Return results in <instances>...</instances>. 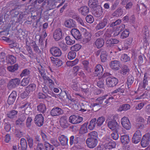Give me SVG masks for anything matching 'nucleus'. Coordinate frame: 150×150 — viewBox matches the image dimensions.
I'll return each mask as SVG.
<instances>
[{
	"mask_svg": "<svg viewBox=\"0 0 150 150\" xmlns=\"http://www.w3.org/2000/svg\"><path fill=\"white\" fill-rule=\"evenodd\" d=\"M39 70V72L41 76L43 78V79L44 80L45 82L47 81L48 83L50 84V88L52 89L54 88V86H55L54 83V80L55 82L57 84V80L56 79H53V80L50 79L48 77L45 73L44 70L43 69Z\"/></svg>",
	"mask_w": 150,
	"mask_h": 150,
	"instance_id": "f257e3e1",
	"label": "nucleus"
},
{
	"mask_svg": "<svg viewBox=\"0 0 150 150\" xmlns=\"http://www.w3.org/2000/svg\"><path fill=\"white\" fill-rule=\"evenodd\" d=\"M112 120L109 121L108 123V128L112 131L118 132L120 127L119 126L117 122L115 120V117L114 115H112Z\"/></svg>",
	"mask_w": 150,
	"mask_h": 150,
	"instance_id": "f03ea898",
	"label": "nucleus"
},
{
	"mask_svg": "<svg viewBox=\"0 0 150 150\" xmlns=\"http://www.w3.org/2000/svg\"><path fill=\"white\" fill-rule=\"evenodd\" d=\"M106 85L108 87H113L115 86L118 83V80L115 77H109L106 79Z\"/></svg>",
	"mask_w": 150,
	"mask_h": 150,
	"instance_id": "7ed1b4c3",
	"label": "nucleus"
},
{
	"mask_svg": "<svg viewBox=\"0 0 150 150\" xmlns=\"http://www.w3.org/2000/svg\"><path fill=\"white\" fill-rule=\"evenodd\" d=\"M98 143V140L96 138L92 137L88 138L86 140V143L87 146L89 148L93 149L95 147Z\"/></svg>",
	"mask_w": 150,
	"mask_h": 150,
	"instance_id": "20e7f679",
	"label": "nucleus"
},
{
	"mask_svg": "<svg viewBox=\"0 0 150 150\" xmlns=\"http://www.w3.org/2000/svg\"><path fill=\"white\" fill-rule=\"evenodd\" d=\"M69 120L71 124H76L81 122L83 120V118L79 116L73 115L70 116Z\"/></svg>",
	"mask_w": 150,
	"mask_h": 150,
	"instance_id": "39448f33",
	"label": "nucleus"
},
{
	"mask_svg": "<svg viewBox=\"0 0 150 150\" xmlns=\"http://www.w3.org/2000/svg\"><path fill=\"white\" fill-rule=\"evenodd\" d=\"M142 139V134L139 130L136 131L134 134L132 138V142L133 143L137 144L140 142Z\"/></svg>",
	"mask_w": 150,
	"mask_h": 150,
	"instance_id": "423d86ee",
	"label": "nucleus"
},
{
	"mask_svg": "<svg viewBox=\"0 0 150 150\" xmlns=\"http://www.w3.org/2000/svg\"><path fill=\"white\" fill-rule=\"evenodd\" d=\"M21 80L19 78H16L11 79L8 84V86L9 88H15L19 85L20 83Z\"/></svg>",
	"mask_w": 150,
	"mask_h": 150,
	"instance_id": "0eeeda50",
	"label": "nucleus"
},
{
	"mask_svg": "<svg viewBox=\"0 0 150 150\" xmlns=\"http://www.w3.org/2000/svg\"><path fill=\"white\" fill-rule=\"evenodd\" d=\"M136 9L138 13H141L144 15H145L146 14L147 8L143 4H141L139 5L137 4L136 5Z\"/></svg>",
	"mask_w": 150,
	"mask_h": 150,
	"instance_id": "6e6552de",
	"label": "nucleus"
},
{
	"mask_svg": "<svg viewBox=\"0 0 150 150\" xmlns=\"http://www.w3.org/2000/svg\"><path fill=\"white\" fill-rule=\"evenodd\" d=\"M44 118L41 114L36 115L34 119L35 123L38 127L42 126L43 124Z\"/></svg>",
	"mask_w": 150,
	"mask_h": 150,
	"instance_id": "1a4fd4ad",
	"label": "nucleus"
},
{
	"mask_svg": "<svg viewBox=\"0 0 150 150\" xmlns=\"http://www.w3.org/2000/svg\"><path fill=\"white\" fill-rule=\"evenodd\" d=\"M121 122L123 127L126 129L129 130L131 128V124L129 119L127 117H123L121 119Z\"/></svg>",
	"mask_w": 150,
	"mask_h": 150,
	"instance_id": "9d476101",
	"label": "nucleus"
},
{
	"mask_svg": "<svg viewBox=\"0 0 150 150\" xmlns=\"http://www.w3.org/2000/svg\"><path fill=\"white\" fill-rule=\"evenodd\" d=\"M50 53L54 57H59L62 54L61 50L57 47H52L50 50Z\"/></svg>",
	"mask_w": 150,
	"mask_h": 150,
	"instance_id": "9b49d317",
	"label": "nucleus"
},
{
	"mask_svg": "<svg viewBox=\"0 0 150 150\" xmlns=\"http://www.w3.org/2000/svg\"><path fill=\"white\" fill-rule=\"evenodd\" d=\"M63 113V110L58 107L54 108L52 109L50 112L51 115L53 117L58 116Z\"/></svg>",
	"mask_w": 150,
	"mask_h": 150,
	"instance_id": "f8f14e48",
	"label": "nucleus"
},
{
	"mask_svg": "<svg viewBox=\"0 0 150 150\" xmlns=\"http://www.w3.org/2000/svg\"><path fill=\"white\" fill-rule=\"evenodd\" d=\"M110 66L112 69L117 71L121 68V64L119 61L115 60L111 61Z\"/></svg>",
	"mask_w": 150,
	"mask_h": 150,
	"instance_id": "ddd939ff",
	"label": "nucleus"
},
{
	"mask_svg": "<svg viewBox=\"0 0 150 150\" xmlns=\"http://www.w3.org/2000/svg\"><path fill=\"white\" fill-rule=\"evenodd\" d=\"M64 24L66 27L69 28H75L76 26L75 21L71 19H69L66 20L64 22Z\"/></svg>",
	"mask_w": 150,
	"mask_h": 150,
	"instance_id": "4468645a",
	"label": "nucleus"
},
{
	"mask_svg": "<svg viewBox=\"0 0 150 150\" xmlns=\"http://www.w3.org/2000/svg\"><path fill=\"white\" fill-rule=\"evenodd\" d=\"M16 96V92L15 91H12L9 96L7 100L8 103L9 105L13 104L15 101Z\"/></svg>",
	"mask_w": 150,
	"mask_h": 150,
	"instance_id": "2eb2a0df",
	"label": "nucleus"
},
{
	"mask_svg": "<svg viewBox=\"0 0 150 150\" xmlns=\"http://www.w3.org/2000/svg\"><path fill=\"white\" fill-rule=\"evenodd\" d=\"M108 20L106 18H104L103 20L100 21L97 25L96 29L97 30L102 29L104 28L108 23Z\"/></svg>",
	"mask_w": 150,
	"mask_h": 150,
	"instance_id": "dca6fc26",
	"label": "nucleus"
},
{
	"mask_svg": "<svg viewBox=\"0 0 150 150\" xmlns=\"http://www.w3.org/2000/svg\"><path fill=\"white\" fill-rule=\"evenodd\" d=\"M60 125L63 128H66L68 127L69 125L68 123L67 118L65 117H62L59 120Z\"/></svg>",
	"mask_w": 150,
	"mask_h": 150,
	"instance_id": "f3484780",
	"label": "nucleus"
},
{
	"mask_svg": "<svg viewBox=\"0 0 150 150\" xmlns=\"http://www.w3.org/2000/svg\"><path fill=\"white\" fill-rule=\"evenodd\" d=\"M120 139L121 142L124 145L128 144L130 142V137L128 134L121 135Z\"/></svg>",
	"mask_w": 150,
	"mask_h": 150,
	"instance_id": "a211bd4d",
	"label": "nucleus"
},
{
	"mask_svg": "<svg viewBox=\"0 0 150 150\" xmlns=\"http://www.w3.org/2000/svg\"><path fill=\"white\" fill-rule=\"evenodd\" d=\"M102 7L100 5H98L96 8L93 11V15L96 17H99L102 13Z\"/></svg>",
	"mask_w": 150,
	"mask_h": 150,
	"instance_id": "6ab92c4d",
	"label": "nucleus"
},
{
	"mask_svg": "<svg viewBox=\"0 0 150 150\" xmlns=\"http://www.w3.org/2000/svg\"><path fill=\"white\" fill-rule=\"evenodd\" d=\"M119 41L115 38H108L106 41L107 46L111 47L118 43Z\"/></svg>",
	"mask_w": 150,
	"mask_h": 150,
	"instance_id": "aec40b11",
	"label": "nucleus"
},
{
	"mask_svg": "<svg viewBox=\"0 0 150 150\" xmlns=\"http://www.w3.org/2000/svg\"><path fill=\"white\" fill-rule=\"evenodd\" d=\"M80 106L81 107V109L79 110L80 111L84 112L86 111H89L90 107L88 103H81Z\"/></svg>",
	"mask_w": 150,
	"mask_h": 150,
	"instance_id": "412c9836",
	"label": "nucleus"
},
{
	"mask_svg": "<svg viewBox=\"0 0 150 150\" xmlns=\"http://www.w3.org/2000/svg\"><path fill=\"white\" fill-rule=\"evenodd\" d=\"M103 69L102 66L100 64L97 65L96 67L95 74H96L98 77L101 76L102 75Z\"/></svg>",
	"mask_w": 150,
	"mask_h": 150,
	"instance_id": "4be33fe9",
	"label": "nucleus"
},
{
	"mask_svg": "<svg viewBox=\"0 0 150 150\" xmlns=\"http://www.w3.org/2000/svg\"><path fill=\"white\" fill-rule=\"evenodd\" d=\"M37 110L39 112L44 113L47 110L45 104L42 103H40L37 106Z\"/></svg>",
	"mask_w": 150,
	"mask_h": 150,
	"instance_id": "5701e85b",
	"label": "nucleus"
},
{
	"mask_svg": "<svg viewBox=\"0 0 150 150\" xmlns=\"http://www.w3.org/2000/svg\"><path fill=\"white\" fill-rule=\"evenodd\" d=\"M129 69L128 66L124 65L121 68V69L119 71V73L123 75L127 74L129 72Z\"/></svg>",
	"mask_w": 150,
	"mask_h": 150,
	"instance_id": "b1692460",
	"label": "nucleus"
},
{
	"mask_svg": "<svg viewBox=\"0 0 150 150\" xmlns=\"http://www.w3.org/2000/svg\"><path fill=\"white\" fill-rule=\"evenodd\" d=\"M59 139L61 144L62 146H65L67 145L69 139L67 137L63 135H61L59 137Z\"/></svg>",
	"mask_w": 150,
	"mask_h": 150,
	"instance_id": "393cba45",
	"label": "nucleus"
},
{
	"mask_svg": "<svg viewBox=\"0 0 150 150\" xmlns=\"http://www.w3.org/2000/svg\"><path fill=\"white\" fill-rule=\"evenodd\" d=\"M78 11L82 15L86 16L89 12V8L87 6H82L78 9Z\"/></svg>",
	"mask_w": 150,
	"mask_h": 150,
	"instance_id": "a878e982",
	"label": "nucleus"
},
{
	"mask_svg": "<svg viewBox=\"0 0 150 150\" xmlns=\"http://www.w3.org/2000/svg\"><path fill=\"white\" fill-rule=\"evenodd\" d=\"M18 112L16 110H11L7 112L6 115L7 117L11 119H13L17 117Z\"/></svg>",
	"mask_w": 150,
	"mask_h": 150,
	"instance_id": "bb28decb",
	"label": "nucleus"
},
{
	"mask_svg": "<svg viewBox=\"0 0 150 150\" xmlns=\"http://www.w3.org/2000/svg\"><path fill=\"white\" fill-rule=\"evenodd\" d=\"M104 42L102 38H98L94 43L96 47L98 48L102 47L104 44Z\"/></svg>",
	"mask_w": 150,
	"mask_h": 150,
	"instance_id": "cd10ccee",
	"label": "nucleus"
},
{
	"mask_svg": "<svg viewBox=\"0 0 150 150\" xmlns=\"http://www.w3.org/2000/svg\"><path fill=\"white\" fill-rule=\"evenodd\" d=\"M88 124V122H86L81 126L79 131L80 134H83L88 132L87 126Z\"/></svg>",
	"mask_w": 150,
	"mask_h": 150,
	"instance_id": "c85d7f7f",
	"label": "nucleus"
},
{
	"mask_svg": "<svg viewBox=\"0 0 150 150\" xmlns=\"http://www.w3.org/2000/svg\"><path fill=\"white\" fill-rule=\"evenodd\" d=\"M6 60L7 63L13 64L16 62V58L13 56L9 55L6 57Z\"/></svg>",
	"mask_w": 150,
	"mask_h": 150,
	"instance_id": "c756f323",
	"label": "nucleus"
},
{
	"mask_svg": "<svg viewBox=\"0 0 150 150\" xmlns=\"http://www.w3.org/2000/svg\"><path fill=\"white\" fill-rule=\"evenodd\" d=\"M71 33L74 38H79L81 35L79 30L76 28L72 29Z\"/></svg>",
	"mask_w": 150,
	"mask_h": 150,
	"instance_id": "7c9ffc66",
	"label": "nucleus"
},
{
	"mask_svg": "<svg viewBox=\"0 0 150 150\" xmlns=\"http://www.w3.org/2000/svg\"><path fill=\"white\" fill-rule=\"evenodd\" d=\"M96 119L94 118L90 121L88 126V128L89 130H93L94 128L96 125Z\"/></svg>",
	"mask_w": 150,
	"mask_h": 150,
	"instance_id": "2f4dec72",
	"label": "nucleus"
},
{
	"mask_svg": "<svg viewBox=\"0 0 150 150\" xmlns=\"http://www.w3.org/2000/svg\"><path fill=\"white\" fill-rule=\"evenodd\" d=\"M123 11L121 8H118L112 13V16L116 17L121 16L123 14Z\"/></svg>",
	"mask_w": 150,
	"mask_h": 150,
	"instance_id": "473e14b6",
	"label": "nucleus"
},
{
	"mask_svg": "<svg viewBox=\"0 0 150 150\" xmlns=\"http://www.w3.org/2000/svg\"><path fill=\"white\" fill-rule=\"evenodd\" d=\"M105 145L106 148L110 149L115 148L116 143L115 142L110 141L105 143Z\"/></svg>",
	"mask_w": 150,
	"mask_h": 150,
	"instance_id": "72a5a7b5",
	"label": "nucleus"
},
{
	"mask_svg": "<svg viewBox=\"0 0 150 150\" xmlns=\"http://www.w3.org/2000/svg\"><path fill=\"white\" fill-rule=\"evenodd\" d=\"M36 88V85L35 84L33 83L30 84L27 86L26 88V90L29 93L35 90Z\"/></svg>",
	"mask_w": 150,
	"mask_h": 150,
	"instance_id": "f704fd0d",
	"label": "nucleus"
},
{
	"mask_svg": "<svg viewBox=\"0 0 150 150\" xmlns=\"http://www.w3.org/2000/svg\"><path fill=\"white\" fill-rule=\"evenodd\" d=\"M18 64H16L13 65L8 66L7 67V69L9 71L11 72H13L18 70Z\"/></svg>",
	"mask_w": 150,
	"mask_h": 150,
	"instance_id": "c9c22d12",
	"label": "nucleus"
},
{
	"mask_svg": "<svg viewBox=\"0 0 150 150\" xmlns=\"http://www.w3.org/2000/svg\"><path fill=\"white\" fill-rule=\"evenodd\" d=\"M20 144L22 150H26L27 147V144L26 140L23 138L21 139Z\"/></svg>",
	"mask_w": 150,
	"mask_h": 150,
	"instance_id": "e433bc0d",
	"label": "nucleus"
},
{
	"mask_svg": "<svg viewBox=\"0 0 150 150\" xmlns=\"http://www.w3.org/2000/svg\"><path fill=\"white\" fill-rule=\"evenodd\" d=\"M42 91L44 93L47 94H49L53 97L55 96V94L52 91H49L48 88L46 86H45L43 87L42 88Z\"/></svg>",
	"mask_w": 150,
	"mask_h": 150,
	"instance_id": "4c0bfd02",
	"label": "nucleus"
},
{
	"mask_svg": "<svg viewBox=\"0 0 150 150\" xmlns=\"http://www.w3.org/2000/svg\"><path fill=\"white\" fill-rule=\"evenodd\" d=\"M108 57V54L105 50L102 51L101 54L100 55V58L101 61L102 62H105L107 59Z\"/></svg>",
	"mask_w": 150,
	"mask_h": 150,
	"instance_id": "58836bf2",
	"label": "nucleus"
},
{
	"mask_svg": "<svg viewBox=\"0 0 150 150\" xmlns=\"http://www.w3.org/2000/svg\"><path fill=\"white\" fill-rule=\"evenodd\" d=\"M134 81V78L132 75L128 76L127 81V85L128 88H129Z\"/></svg>",
	"mask_w": 150,
	"mask_h": 150,
	"instance_id": "ea45409f",
	"label": "nucleus"
},
{
	"mask_svg": "<svg viewBox=\"0 0 150 150\" xmlns=\"http://www.w3.org/2000/svg\"><path fill=\"white\" fill-rule=\"evenodd\" d=\"M98 2L97 0H89V6L91 8H96L98 6Z\"/></svg>",
	"mask_w": 150,
	"mask_h": 150,
	"instance_id": "a19ab883",
	"label": "nucleus"
},
{
	"mask_svg": "<svg viewBox=\"0 0 150 150\" xmlns=\"http://www.w3.org/2000/svg\"><path fill=\"white\" fill-rule=\"evenodd\" d=\"M53 63L55 66L58 67L62 65L63 62L62 60L58 59H56L53 61Z\"/></svg>",
	"mask_w": 150,
	"mask_h": 150,
	"instance_id": "79ce46f5",
	"label": "nucleus"
},
{
	"mask_svg": "<svg viewBox=\"0 0 150 150\" xmlns=\"http://www.w3.org/2000/svg\"><path fill=\"white\" fill-rule=\"evenodd\" d=\"M145 137L143 136L141 139V145L143 147L147 146L150 142L147 140H146Z\"/></svg>",
	"mask_w": 150,
	"mask_h": 150,
	"instance_id": "37998d69",
	"label": "nucleus"
},
{
	"mask_svg": "<svg viewBox=\"0 0 150 150\" xmlns=\"http://www.w3.org/2000/svg\"><path fill=\"white\" fill-rule=\"evenodd\" d=\"M108 96V95L104 96L101 97L97 98L96 101V102L97 103L98 106H100L103 103V100L106 98V97Z\"/></svg>",
	"mask_w": 150,
	"mask_h": 150,
	"instance_id": "c03bdc74",
	"label": "nucleus"
},
{
	"mask_svg": "<svg viewBox=\"0 0 150 150\" xmlns=\"http://www.w3.org/2000/svg\"><path fill=\"white\" fill-rule=\"evenodd\" d=\"M108 96V95L104 96L101 97L97 98L96 101V102L97 103L98 106H100L103 103V100L106 98V97Z\"/></svg>",
	"mask_w": 150,
	"mask_h": 150,
	"instance_id": "a18cd8bd",
	"label": "nucleus"
},
{
	"mask_svg": "<svg viewBox=\"0 0 150 150\" xmlns=\"http://www.w3.org/2000/svg\"><path fill=\"white\" fill-rule=\"evenodd\" d=\"M30 79V78L29 76L24 78L21 82V85L24 86H27L29 83Z\"/></svg>",
	"mask_w": 150,
	"mask_h": 150,
	"instance_id": "49530a36",
	"label": "nucleus"
},
{
	"mask_svg": "<svg viewBox=\"0 0 150 150\" xmlns=\"http://www.w3.org/2000/svg\"><path fill=\"white\" fill-rule=\"evenodd\" d=\"M79 60L78 59H76L73 61H68L66 64L67 66L72 67L76 64L79 62Z\"/></svg>",
	"mask_w": 150,
	"mask_h": 150,
	"instance_id": "de8ad7c7",
	"label": "nucleus"
},
{
	"mask_svg": "<svg viewBox=\"0 0 150 150\" xmlns=\"http://www.w3.org/2000/svg\"><path fill=\"white\" fill-rule=\"evenodd\" d=\"M30 73V71L28 69H26L23 70L22 71V72L20 76L21 77L25 76H29V75Z\"/></svg>",
	"mask_w": 150,
	"mask_h": 150,
	"instance_id": "09e8293b",
	"label": "nucleus"
},
{
	"mask_svg": "<svg viewBox=\"0 0 150 150\" xmlns=\"http://www.w3.org/2000/svg\"><path fill=\"white\" fill-rule=\"evenodd\" d=\"M130 106L128 104H125L120 106L119 109L121 111H126L130 109Z\"/></svg>",
	"mask_w": 150,
	"mask_h": 150,
	"instance_id": "8fccbe9b",
	"label": "nucleus"
},
{
	"mask_svg": "<svg viewBox=\"0 0 150 150\" xmlns=\"http://www.w3.org/2000/svg\"><path fill=\"white\" fill-rule=\"evenodd\" d=\"M67 44L68 45H72L75 42V39L77 40V38H65Z\"/></svg>",
	"mask_w": 150,
	"mask_h": 150,
	"instance_id": "3c124183",
	"label": "nucleus"
},
{
	"mask_svg": "<svg viewBox=\"0 0 150 150\" xmlns=\"http://www.w3.org/2000/svg\"><path fill=\"white\" fill-rule=\"evenodd\" d=\"M120 59L122 61L126 62L129 61L130 60V58L128 56L127 54H122Z\"/></svg>",
	"mask_w": 150,
	"mask_h": 150,
	"instance_id": "603ef678",
	"label": "nucleus"
},
{
	"mask_svg": "<svg viewBox=\"0 0 150 150\" xmlns=\"http://www.w3.org/2000/svg\"><path fill=\"white\" fill-rule=\"evenodd\" d=\"M54 38H62V33L60 30H56L54 33Z\"/></svg>",
	"mask_w": 150,
	"mask_h": 150,
	"instance_id": "864d4df0",
	"label": "nucleus"
},
{
	"mask_svg": "<svg viewBox=\"0 0 150 150\" xmlns=\"http://www.w3.org/2000/svg\"><path fill=\"white\" fill-rule=\"evenodd\" d=\"M105 117H99L96 123L98 126H100L105 121Z\"/></svg>",
	"mask_w": 150,
	"mask_h": 150,
	"instance_id": "5fc2aeb1",
	"label": "nucleus"
},
{
	"mask_svg": "<svg viewBox=\"0 0 150 150\" xmlns=\"http://www.w3.org/2000/svg\"><path fill=\"white\" fill-rule=\"evenodd\" d=\"M76 54L75 52L71 51L69 52L67 55V57L69 59H72L76 57Z\"/></svg>",
	"mask_w": 150,
	"mask_h": 150,
	"instance_id": "6e6d98bb",
	"label": "nucleus"
},
{
	"mask_svg": "<svg viewBox=\"0 0 150 150\" xmlns=\"http://www.w3.org/2000/svg\"><path fill=\"white\" fill-rule=\"evenodd\" d=\"M28 145L29 148L33 149V140L32 137H29L27 138Z\"/></svg>",
	"mask_w": 150,
	"mask_h": 150,
	"instance_id": "4d7b16f0",
	"label": "nucleus"
},
{
	"mask_svg": "<svg viewBox=\"0 0 150 150\" xmlns=\"http://www.w3.org/2000/svg\"><path fill=\"white\" fill-rule=\"evenodd\" d=\"M89 136L90 137H92L93 138L96 139H98V134L97 132L95 131H93L90 132L88 134Z\"/></svg>",
	"mask_w": 150,
	"mask_h": 150,
	"instance_id": "13d9d810",
	"label": "nucleus"
},
{
	"mask_svg": "<svg viewBox=\"0 0 150 150\" xmlns=\"http://www.w3.org/2000/svg\"><path fill=\"white\" fill-rule=\"evenodd\" d=\"M81 48V45L79 44H76L72 46L71 47L70 49L72 51H78Z\"/></svg>",
	"mask_w": 150,
	"mask_h": 150,
	"instance_id": "bf43d9fd",
	"label": "nucleus"
},
{
	"mask_svg": "<svg viewBox=\"0 0 150 150\" xmlns=\"http://www.w3.org/2000/svg\"><path fill=\"white\" fill-rule=\"evenodd\" d=\"M34 51L36 53L38 54H40L41 53V51L39 49L38 46L36 44L32 45Z\"/></svg>",
	"mask_w": 150,
	"mask_h": 150,
	"instance_id": "052dcab7",
	"label": "nucleus"
},
{
	"mask_svg": "<svg viewBox=\"0 0 150 150\" xmlns=\"http://www.w3.org/2000/svg\"><path fill=\"white\" fill-rule=\"evenodd\" d=\"M15 135L16 137L20 138L23 136V133L18 129H15Z\"/></svg>",
	"mask_w": 150,
	"mask_h": 150,
	"instance_id": "680f3d73",
	"label": "nucleus"
},
{
	"mask_svg": "<svg viewBox=\"0 0 150 150\" xmlns=\"http://www.w3.org/2000/svg\"><path fill=\"white\" fill-rule=\"evenodd\" d=\"M104 80L103 78H101L97 82V86L100 88H103L104 86Z\"/></svg>",
	"mask_w": 150,
	"mask_h": 150,
	"instance_id": "e2e57ef3",
	"label": "nucleus"
},
{
	"mask_svg": "<svg viewBox=\"0 0 150 150\" xmlns=\"http://www.w3.org/2000/svg\"><path fill=\"white\" fill-rule=\"evenodd\" d=\"M86 20L87 22L90 23H93L94 21L93 16L91 15L87 16L86 18Z\"/></svg>",
	"mask_w": 150,
	"mask_h": 150,
	"instance_id": "0e129e2a",
	"label": "nucleus"
},
{
	"mask_svg": "<svg viewBox=\"0 0 150 150\" xmlns=\"http://www.w3.org/2000/svg\"><path fill=\"white\" fill-rule=\"evenodd\" d=\"M32 120L31 117H28L26 122V125L27 128H29L31 126Z\"/></svg>",
	"mask_w": 150,
	"mask_h": 150,
	"instance_id": "69168bd1",
	"label": "nucleus"
},
{
	"mask_svg": "<svg viewBox=\"0 0 150 150\" xmlns=\"http://www.w3.org/2000/svg\"><path fill=\"white\" fill-rule=\"evenodd\" d=\"M118 132L115 131L111 134V138L114 140H117L119 138Z\"/></svg>",
	"mask_w": 150,
	"mask_h": 150,
	"instance_id": "338daca9",
	"label": "nucleus"
},
{
	"mask_svg": "<svg viewBox=\"0 0 150 150\" xmlns=\"http://www.w3.org/2000/svg\"><path fill=\"white\" fill-rule=\"evenodd\" d=\"M45 148L46 150H53L54 147L48 143L45 142L44 144Z\"/></svg>",
	"mask_w": 150,
	"mask_h": 150,
	"instance_id": "774afa93",
	"label": "nucleus"
}]
</instances>
